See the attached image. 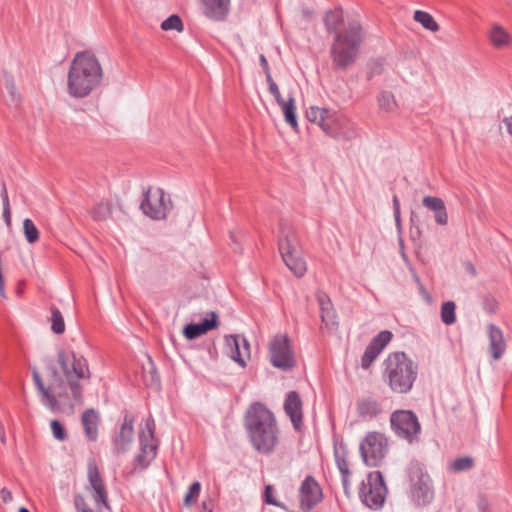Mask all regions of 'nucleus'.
Wrapping results in <instances>:
<instances>
[{
	"mask_svg": "<svg viewBox=\"0 0 512 512\" xmlns=\"http://www.w3.org/2000/svg\"><path fill=\"white\" fill-rule=\"evenodd\" d=\"M273 486L272 485H267L265 487V490H264V501L265 503L269 504V505H273V506H277V507H283V505L281 503H279L274 497H273Z\"/></svg>",
	"mask_w": 512,
	"mask_h": 512,
	"instance_id": "obj_51",
	"label": "nucleus"
},
{
	"mask_svg": "<svg viewBox=\"0 0 512 512\" xmlns=\"http://www.w3.org/2000/svg\"><path fill=\"white\" fill-rule=\"evenodd\" d=\"M50 427L52 431L53 437L58 441H65L68 438L67 431L62 423L58 420H52L50 422Z\"/></svg>",
	"mask_w": 512,
	"mask_h": 512,
	"instance_id": "obj_47",
	"label": "nucleus"
},
{
	"mask_svg": "<svg viewBox=\"0 0 512 512\" xmlns=\"http://www.w3.org/2000/svg\"><path fill=\"white\" fill-rule=\"evenodd\" d=\"M50 312L51 330L55 334H63L65 332V322L61 311L55 305H52Z\"/></svg>",
	"mask_w": 512,
	"mask_h": 512,
	"instance_id": "obj_32",
	"label": "nucleus"
},
{
	"mask_svg": "<svg viewBox=\"0 0 512 512\" xmlns=\"http://www.w3.org/2000/svg\"><path fill=\"white\" fill-rule=\"evenodd\" d=\"M144 371V383L147 387L159 390L161 387L160 376L157 372V369L149 357V366L148 368H143Z\"/></svg>",
	"mask_w": 512,
	"mask_h": 512,
	"instance_id": "obj_29",
	"label": "nucleus"
},
{
	"mask_svg": "<svg viewBox=\"0 0 512 512\" xmlns=\"http://www.w3.org/2000/svg\"><path fill=\"white\" fill-rule=\"evenodd\" d=\"M171 200H166L165 192L162 188H148L143 193V199L140 204L142 212L153 220H162L167 216L171 208Z\"/></svg>",
	"mask_w": 512,
	"mask_h": 512,
	"instance_id": "obj_12",
	"label": "nucleus"
},
{
	"mask_svg": "<svg viewBox=\"0 0 512 512\" xmlns=\"http://www.w3.org/2000/svg\"><path fill=\"white\" fill-rule=\"evenodd\" d=\"M323 115H327V109L326 108H320L317 106H311L306 111V118L308 121L312 123H316L319 125L320 121H323Z\"/></svg>",
	"mask_w": 512,
	"mask_h": 512,
	"instance_id": "obj_45",
	"label": "nucleus"
},
{
	"mask_svg": "<svg viewBox=\"0 0 512 512\" xmlns=\"http://www.w3.org/2000/svg\"><path fill=\"white\" fill-rule=\"evenodd\" d=\"M407 475L410 483L409 496L411 501L423 507L434 499L432 480L425 465L418 460H411L407 467Z\"/></svg>",
	"mask_w": 512,
	"mask_h": 512,
	"instance_id": "obj_7",
	"label": "nucleus"
},
{
	"mask_svg": "<svg viewBox=\"0 0 512 512\" xmlns=\"http://www.w3.org/2000/svg\"><path fill=\"white\" fill-rule=\"evenodd\" d=\"M103 75L102 66L92 51L77 52L68 71V94L73 98L87 97L100 86Z\"/></svg>",
	"mask_w": 512,
	"mask_h": 512,
	"instance_id": "obj_2",
	"label": "nucleus"
},
{
	"mask_svg": "<svg viewBox=\"0 0 512 512\" xmlns=\"http://www.w3.org/2000/svg\"><path fill=\"white\" fill-rule=\"evenodd\" d=\"M489 352L493 360L500 359L506 351V342L502 330L493 323L488 324Z\"/></svg>",
	"mask_w": 512,
	"mask_h": 512,
	"instance_id": "obj_20",
	"label": "nucleus"
},
{
	"mask_svg": "<svg viewBox=\"0 0 512 512\" xmlns=\"http://www.w3.org/2000/svg\"><path fill=\"white\" fill-rule=\"evenodd\" d=\"M204 15L214 21H224L229 12L230 0H200Z\"/></svg>",
	"mask_w": 512,
	"mask_h": 512,
	"instance_id": "obj_19",
	"label": "nucleus"
},
{
	"mask_svg": "<svg viewBox=\"0 0 512 512\" xmlns=\"http://www.w3.org/2000/svg\"><path fill=\"white\" fill-rule=\"evenodd\" d=\"M488 38L497 49L506 48L512 43L511 35L499 24L492 25Z\"/></svg>",
	"mask_w": 512,
	"mask_h": 512,
	"instance_id": "obj_25",
	"label": "nucleus"
},
{
	"mask_svg": "<svg viewBox=\"0 0 512 512\" xmlns=\"http://www.w3.org/2000/svg\"><path fill=\"white\" fill-rule=\"evenodd\" d=\"M213 507V500L210 497H208L202 501L200 512H212Z\"/></svg>",
	"mask_w": 512,
	"mask_h": 512,
	"instance_id": "obj_57",
	"label": "nucleus"
},
{
	"mask_svg": "<svg viewBox=\"0 0 512 512\" xmlns=\"http://www.w3.org/2000/svg\"><path fill=\"white\" fill-rule=\"evenodd\" d=\"M134 416L125 411L123 417V423L120 426V430L117 435L113 438V454L116 456L126 453L129 449L130 444L133 440L134 434Z\"/></svg>",
	"mask_w": 512,
	"mask_h": 512,
	"instance_id": "obj_15",
	"label": "nucleus"
},
{
	"mask_svg": "<svg viewBox=\"0 0 512 512\" xmlns=\"http://www.w3.org/2000/svg\"><path fill=\"white\" fill-rule=\"evenodd\" d=\"M414 280L417 283L418 288L419 289H423V284H422V282H421V280H420V278H419V276L417 274H414Z\"/></svg>",
	"mask_w": 512,
	"mask_h": 512,
	"instance_id": "obj_63",
	"label": "nucleus"
},
{
	"mask_svg": "<svg viewBox=\"0 0 512 512\" xmlns=\"http://www.w3.org/2000/svg\"><path fill=\"white\" fill-rule=\"evenodd\" d=\"M324 26L328 33H332L336 35L342 31L340 29L344 24V13L341 8H335L333 10H328L324 16Z\"/></svg>",
	"mask_w": 512,
	"mask_h": 512,
	"instance_id": "obj_24",
	"label": "nucleus"
},
{
	"mask_svg": "<svg viewBox=\"0 0 512 512\" xmlns=\"http://www.w3.org/2000/svg\"><path fill=\"white\" fill-rule=\"evenodd\" d=\"M391 429L395 435L413 444L419 441L421 424L412 410H396L390 416Z\"/></svg>",
	"mask_w": 512,
	"mask_h": 512,
	"instance_id": "obj_9",
	"label": "nucleus"
},
{
	"mask_svg": "<svg viewBox=\"0 0 512 512\" xmlns=\"http://www.w3.org/2000/svg\"><path fill=\"white\" fill-rule=\"evenodd\" d=\"M259 61H260V65L265 73V78H266V82L272 80V75H271V71H270V67H269V64H268V60L267 58L265 57L264 54H261L259 56Z\"/></svg>",
	"mask_w": 512,
	"mask_h": 512,
	"instance_id": "obj_52",
	"label": "nucleus"
},
{
	"mask_svg": "<svg viewBox=\"0 0 512 512\" xmlns=\"http://www.w3.org/2000/svg\"><path fill=\"white\" fill-rule=\"evenodd\" d=\"M380 353L381 351L379 350V348L369 343L362 355L361 367L363 369H368Z\"/></svg>",
	"mask_w": 512,
	"mask_h": 512,
	"instance_id": "obj_38",
	"label": "nucleus"
},
{
	"mask_svg": "<svg viewBox=\"0 0 512 512\" xmlns=\"http://www.w3.org/2000/svg\"><path fill=\"white\" fill-rule=\"evenodd\" d=\"M282 109V112L284 114L285 122L291 126V128L295 131L298 130V122H297V115H296V104H295V98L293 95H289L288 99L282 103V105H279Z\"/></svg>",
	"mask_w": 512,
	"mask_h": 512,
	"instance_id": "obj_27",
	"label": "nucleus"
},
{
	"mask_svg": "<svg viewBox=\"0 0 512 512\" xmlns=\"http://www.w3.org/2000/svg\"><path fill=\"white\" fill-rule=\"evenodd\" d=\"M386 494L387 487L380 471L370 472L359 488V498L362 503L375 510L383 506Z\"/></svg>",
	"mask_w": 512,
	"mask_h": 512,
	"instance_id": "obj_10",
	"label": "nucleus"
},
{
	"mask_svg": "<svg viewBox=\"0 0 512 512\" xmlns=\"http://www.w3.org/2000/svg\"><path fill=\"white\" fill-rule=\"evenodd\" d=\"M267 83H268V90H269L270 94L274 97L276 103L278 105H282V103L285 100L282 98L279 87L276 84V82L272 79V80L268 81Z\"/></svg>",
	"mask_w": 512,
	"mask_h": 512,
	"instance_id": "obj_50",
	"label": "nucleus"
},
{
	"mask_svg": "<svg viewBox=\"0 0 512 512\" xmlns=\"http://www.w3.org/2000/svg\"><path fill=\"white\" fill-rule=\"evenodd\" d=\"M349 477L350 475H341L342 485L345 492H347L349 488Z\"/></svg>",
	"mask_w": 512,
	"mask_h": 512,
	"instance_id": "obj_60",
	"label": "nucleus"
},
{
	"mask_svg": "<svg viewBox=\"0 0 512 512\" xmlns=\"http://www.w3.org/2000/svg\"><path fill=\"white\" fill-rule=\"evenodd\" d=\"M23 233L28 243L33 244L39 240V230L34 222L26 218L23 221Z\"/></svg>",
	"mask_w": 512,
	"mask_h": 512,
	"instance_id": "obj_37",
	"label": "nucleus"
},
{
	"mask_svg": "<svg viewBox=\"0 0 512 512\" xmlns=\"http://www.w3.org/2000/svg\"><path fill=\"white\" fill-rule=\"evenodd\" d=\"M377 100L379 107L386 112L392 111L395 106L394 96L390 92H382Z\"/></svg>",
	"mask_w": 512,
	"mask_h": 512,
	"instance_id": "obj_46",
	"label": "nucleus"
},
{
	"mask_svg": "<svg viewBox=\"0 0 512 512\" xmlns=\"http://www.w3.org/2000/svg\"><path fill=\"white\" fill-rule=\"evenodd\" d=\"M0 197L2 199L3 207H9L10 206L9 196H8L6 184H5V182L3 180L1 181Z\"/></svg>",
	"mask_w": 512,
	"mask_h": 512,
	"instance_id": "obj_54",
	"label": "nucleus"
},
{
	"mask_svg": "<svg viewBox=\"0 0 512 512\" xmlns=\"http://www.w3.org/2000/svg\"><path fill=\"white\" fill-rule=\"evenodd\" d=\"M382 411L379 402L371 397L362 398L357 401V412L362 418H373Z\"/></svg>",
	"mask_w": 512,
	"mask_h": 512,
	"instance_id": "obj_26",
	"label": "nucleus"
},
{
	"mask_svg": "<svg viewBox=\"0 0 512 512\" xmlns=\"http://www.w3.org/2000/svg\"><path fill=\"white\" fill-rule=\"evenodd\" d=\"M335 461L341 475H350L348 462L346 460L347 452L344 447L340 449L335 448L334 450Z\"/></svg>",
	"mask_w": 512,
	"mask_h": 512,
	"instance_id": "obj_40",
	"label": "nucleus"
},
{
	"mask_svg": "<svg viewBox=\"0 0 512 512\" xmlns=\"http://www.w3.org/2000/svg\"><path fill=\"white\" fill-rule=\"evenodd\" d=\"M465 267H466V270H467L468 272H470V273H471V274H473V275L475 274V268H474V266L472 265V263H470V262L465 263Z\"/></svg>",
	"mask_w": 512,
	"mask_h": 512,
	"instance_id": "obj_61",
	"label": "nucleus"
},
{
	"mask_svg": "<svg viewBox=\"0 0 512 512\" xmlns=\"http://www.w3.org/2000/svg\"><path fill=\"white\" fill-rule=\"evenodd\" d=\"M383 366L384 382L392 392L407 394L412 390L418 376V365L405 352L390 353Z\"/></svg>",
	"mask_w": 512,
	"mask_h": 512,
	"instance_id": "obj_4",
	"label": "nucleus"
},
{
	"mask_svg": "<svg viewBox=\"0 0 512 512\" xmlns=\"http://www.w3.org/2000/svg\"><path fill=\"white\" fill-rule=\"evenodd\" d=\"M319 126L327 135L336 136L339 130L336 113L327 109V115H323V121H320Z\"/></svg>",
	"mask_w": 512,
	"mask_h": 512,
	"instance_id": "obj_28",
	"label": "nucleus"
},
{
	"mask_svg": "<svg viewBox=\"0 0 512 512\" xmlns=\"http://www.w3.org/2000/svg\"><path fill=\"white\" fill-rule=\"evenodd\" d=\"M365 34L361 24L356 21L348 22L342 31L336 33L330 47V57L334 68L346 70L359 57Z\"/></svg>",
	"mask_w": 512,
	"mask_h": 512,
	"instance_id": "obj_3",
	"label": "nucleus"
},
{
	"mask_svg": "<svg viewBox=\"0 0 512 512\" xmlns=\"http://www.w3.org/2000/svg\"><path fill=\"white\" fill-rule=\"evenodd\" d=\"M456 305L453 301L444 302L441 306V320L446 325H452L456 321Z\"/></svg>",
	"mask_w": 512,
	"mask_h": 512,
	"instance_id": "obj_36",
	"label": "nucleus"
},
{
	"mask_svg": "<svg viewBox=\"0 0 512 512\" xmlns=\"http://www.w3.org/2000/svg\"><path fill=\"white\" fill-rule=\"evenodd\" d=\"M413 18L416 22L420 23L425 29L431 32H437L440 29L439 24L428 12L416 10Z\"/></svg>",
	"mask_w": 512,
	"mask_h": 512,
	"instance_id": "obj_31",
	"label": "nucleus"
},
{
	"mask_svg": "<svg viewBox=\"0 0 512 512\" xmlns=\"http://www.w3.org/2000/svg\"><path fill=\"white\" fill-rule=\"evenodd\" d=\"M51 371H53V375L57 378L59 381V386L63 385V380L58 376L57 370L55 367H52Z\"/></svg>",
	"mask_w": 512,
	"mask_h": 512,
	"instance_id": "obj_62",
	"label": "nucleus"
},
{
	"mask_svg": "<svg viewBox=\"0 0 512 512\" xmlns=\"http://www.w3.org/2000/svg\"><path fill=\"white\" fill-rule=\"evenodd\" d=\"M90 489L92 490V498L95 501L97 508L104 507L110 510L111 506L108 501V492L106 489V485L97 486Z\"/></svg>",
	"mask_w": 512,
	"mask_h": 512,
	"instance_id": "obj_34",
	"label": "nucleus"
},
{
	"mask_svg": "<svg viewBox=\"0 0 512 512\" xmlns=\"http://www.w3.org/2000/svg\"><path fill=\"white\" fill-rule=\"evenodd\" d=\"M244 427L252 447L269 455L279 443L280 429L274 413L261 402L252 403L244 415Z\"/></svg>",
	"mask_w": 512,
	"mask_h": 512,
	"instance_id": "obj_1",
	"label": "nucleus"
},
{
	"mask_svg": "<svg viewBox=\"0 0 512 512\" xmlns=\"http://www.w3.org/2000/svg\"><path fill=\"white\" fill-rule=\"evenodd\" d=\"M322 489L311 475L305 477L299 488L300 507L309 511L322 501Z\"/></svg>",
	"mask_w": 512,
	"mask_h": 512,
	"instance_id": "obj_14",
	"label": "nucleus"
},
{
	"mask_svg": "<svg viewBox=\"0 0 512 512\" xmlns=\"http://www.w3.org/2000/svg\"><path fill=\"white\" fill-rule=\"evenodd\" d=\"M422 204L430 211L434 212L435 222L440 226L448 223V214L444 201L436 196H425Z\"/></svg>",
	"mask_w": 512,
	"mask_h": 512,
	"instance_id": "obj_22",
	"label": "nucleus"
},
{
	"mask_svg": "<svg viewBox=\"0 0 512 512\" xmlns=\"http://www.w3.org/2000/svg\"><path fill=\"white\" fill-rule=\"evenodd\" d=\"M386 452L385 438L378 432H369L360 443V454L367 466H380Z\"/></svg>",
	"mask_w": 512,
	"mask_h": 512,
	"instance_id": "obj_13",
	"label": "nucleus"
},
{
	"mask_svg": "<svg viewBox=\"0 0 512 512\" xmlns=\"http://www.w3.org/2000/svg\"><path fill=\"white\" fill-rule=\"evenodd\" d=\"M393 212H394V218L397 224L400 223V202L397 197V195L393 196Z\"/></svg>",
	"mask_w": 512,
	"mask_h": 512,
	"instance_id": "obj_55",
	"label": "nucleus"
},
{
	"mask_svg": "<svg viewBox=\"0 0 512 512\" xmlns=\"http://www.w3.org/2000/svg\"><path fill=\"white\" fill-rule=\"evenodd\" d=\"M100 422V414L94 408L86 409L82 413L81 424L84 430V434L89 441H97Z\"/></svg>",
	"mask_w": 512,
	"mask_h": 512,
	"instance_id": "obj_21",
	"label": "nucleus"
},
{
	"mask_svg": "<svg viewBox=\"0 0 512 512\" xmlns=\"http://www.w3.org/2000/svg\"><path fill=\"white\" fill-rule=\"evenodd\" d=\"M278 248L282 260L288 269L297 277H302L306 270V262L301 257L299 241L294 228L286 221L281 220Z\"/></svg>",
	"mask_w": 512,
	"mask_h": 512,
	"instance_id": "obj_6",
	"label": "nucleus"
},
{
	"mask_svg": "<svg viewBox=\"0 0 512 512\" xmlns=\"http://www.w3.org/2000/svg\"><path fill=\"white\" fill-rule=\"evenodd\" d=\"M73 503L77 512H90L92 510L89 508L85 498L80 493L74 495Z\"/></svg>",
	"mask_w": 512,
	"mask_h": 512,
	"instance_id": "obj_49",
	"label": "nucleus"
},
{
	"mask_svg": "<svg viewBox=\"0 0 512 512\" xmlns=\"http://www.w3.org/2000/svg\"><path fill=\"white\" fill-rule=\"evenodd\" d=\"M0 497L4 503L12 501V493L6 488H2L0 491Z\"/></svg>",
	"mask_w": 512,
	"mask_h": 512,
	"instance_id": "obj_58",
	"label": "nucleus"
},
{
	"mask_svg": "<svg viewBox=\"0 0 512 512\" xmlns=\"http://www.w3.org/2000/svg\"><path fill=\"white\" fill-rule=\"evenodd\" d=\"M201 492V483L199 481L193 482L188 489L184 497V505L190 506L193 502L197 500Z\"/></svg>",
	"mask_w": 512,
	"mask_h": 512,
	"instance_id": "obj_44",
	"label": "nucleus"
},
{
	"mask_svg": "<svg viewBox=\"0 0 512 512\" xmlns=\"http://www.w3.org/2000/svg\"><path fill=\"white\" fill-rule=\"evenodd\" d=\"M210 318H204L199 323H190L184 326L183 335L188 340H194L203 334H206L219 325L218 314L214 311L209 313Z\"/></svg>",
	"mask_w": 512,
	"mask_h": 512,
	"instance_id": "obj_18",
	"label": "nucleus"
},
{
	"mask_svg": "<svg viewBox=\"0 0 512 512\" xmlns=\"http://www.w3.org/2000/svg\"><path fill=\"white\" fill-rule=\"evenodd\" d=\"M473 467H474V458L471 456H463V457L456 458L449 465V469L455 473L469 471Z\"/></svg>",
	"mask_w": 512,
	"mask_h": 512,
	"instance_id": "obj_35",
	"label": "nucleus"
},
{
	"mask_svg": "<svg viewBox=\"0 0 512 512\" xmlns=\"http://www.w3.org/2000/svg\"><path fill=\"white\" fill-rule=\"evenodd\" d=\"M2 217H3V220L6 224V226L8 227V229H11L12 220H11V207L10 206L3 207Z\"/></svg>",
	"mask_w": 512,
	"mask_h": 512,
	"instance_id": "obj_56",
	"label": "nucleus"
},
{
	"mask_svg": "<svg viewBox=\"0 0 512 512\" xmlns=\"http://www.w3.org/2000/svg\"><path fill=\"white\" fill-rule=\"evenodd\" d=\"M5 87L9 96L10 104L17 106L20 103V95L16 90L14 79L12 76L6 75Z\"/></svg>",
	"mask_w": 512,
	"mask_h": 512,
	"instance_id": "obj_41",
	"label": "nucleus"
},
{
	"mask_svg": "<svg viewBox=\"0 0 512 512\" xmlns=\"http://www.w3.org/2000/svg\"><path fill=\"white\" fill-rule=\"evenodd\" d=\"M87 478H88L89 486H87L86 489L105 485L103 477H102V475L98 469V466L94 460H90L88 462Z\"/></svg>",
	"mask_w": 512,
	"mask_h": 512,
	"instance_id": "obj_30",
	"label": "nucleus"
},
{
	"mask_svg": "<svg viewBox=\"0 0 512 512\" xmlns=\"http://www.w3.org/2000/svg\"><path fill=\"white\" fill-rule=\"evenodd\" d=\"M503 122L506 125L507 132L512 136V115L510 117L504 118Z\"/></svg>",
	"mask_w": 512,
	"mask_h": 512,
	"instance_id": "obj_59",
	"label": "nucleus"
},
{
	"mask_svg": "<svg viewBox=\"0 0 512 512\" xmlns=\"http://www.w3.org/2000/svg\"><path fill=\"white\" fill-rule=\"evenodd\" d=\"M41 402L51 412L57 413L60 411V405L57 400V396L49 391V389L40 393Z\"/></svg>",
	"mask_w": 512,
	"mask_h": 512,
	"instance_id": "obj_39",
	"label": "nucleus"
},
{
	"mask_svg": "<svg viewBox=\"0 0 512 512\" xmlns=\"http://www.w3.org/2000/svg\"><path fill=\"white\" fill-rule=\"evenodd\" d=\"M224 349L226 354L239 363L242 367L246 365L245 357L250 356V344L248 340L241 335L225 336Z\"/></svg>",
	"mask_w": 512,
	"mask_h": 512,
	"instance_id": "obj_16",
	"label": "nucleus"
},
{
	"mask_svg": "<svg viewBox=\"0 0 512 512\" xmlns=\"http://www.w3.org/2000/svg\"><path fill=\"white\" fill-rule=\"evenodd\" d=\"M317 301L320 307V317L322 323H324L327 328H334L337 325L336 312L333 308L330 298L325 293H319L317 295Z\"/></svg>",
	"mask_w": 512,
	"mask_h": 512,
	"instance_id": "obj_23",
	"label": "nucleus"
},
{
	"mask_svg": "<svg viewBox=\"0 0 512 512\" xmlns=\"http://www.w3.org/2000/svg\"><path fill=\"white\" fill-rule=\"evenodd\" d=\"M90 213H91V217L95 221L106 220L112 214V204L108 201L99 202L97 205H95L93 207V209L91 210Z\"/></svg>",
	"mask_w": 512,
	"mask_h": 512,
	"instance_id": "obj_33",
	"label": "nucleus"
},
{
	"mask_svg": "<svg viewBox=\"0 0 512 512\" xmlns=\"http://www.w3.org/2000/svg\"><path fill=\"white\" fill-rule=\"evenodd\" d=\"M268 355L272 366L291 371L296 366L291 339L287 334H276L268 343Z\"/></svg>",
	"mask_w": 512,
	"mask_h": 512,
	"instance_id": "obj_8",
	"label": "nucleus"
},
{
	"mask_svg": "<svg viewBox=\"0 0 512 512\" xmlns=\"http://www.w3.org/2000/svg\"><path fill=\"white\" fill-rule=\"evenodd\" d=\"M183 28V22L181 18L176 14L170 15L161 23V29L164 31L176 30L180 32L183 30Z\"/></svg>",
	"mask_w": 512,
	"mask_h": 512,
	"instance_id": "obj_42",
	"label": "nucleus"
},
{
	"mask_svg": "<svg viewBox=\"0 0 512 512\" xmlns=\"http://www.w3.org/2000/svg\"><path fill=\"white\" fill-rule=\"evenodd\" d=\"M483 309L489 313L494 314L498 309V301L491 294H486L482 300Z\"/></svg>",
	"mask_w": 512,
	"mask_h": 512,
	"instance_id": "obj_48",
	"label": "nucleus"
},
{
	"mask_svg": "<svg viewBox=\"0 0 512 512\" xmlns=\"http://www.w3.org/2000/svg\"><path fill=\"white\" fill-rule=\"evenodd\" d=\"M156 423L150 414L145 420V428L139 433L140 451L134 458L135 467L144 470L157 456L158 442L155 439Z\"/></svg>",
	"mask_w": 512,
	"mask_h": 512,
	"instance_id": "obj_11",
	"label": "nucleus"
},
{
	"mask_svg": "<svg viewBox=\"0 0 512 512\" xmlns=\"http://www.w3.org/2000/svg\"><path fill=\"white\" fill-rule=\"evenodd\" d=\"M58 363L63 371L74 401L83 403V388L80 380L90 379L87 360L72 350L60 349L57 354Z\"/></svg>",
	"mask_w": 512,
	"mask_h": 512,
	"instance_id": "obj_5",
	"label": "nucleus"
},
{
	"mask_svg": "<svg viewBox=\"0 0 512 512\" xmlns=\"http://www.w3.org/2000/svg\"><path fill=\"white\" fill-rule=\"evenodd\" d=\"M32 377H33L34 384H35L39 394L48 389L45 387V385L42 381V378L37 370H35V369L33 370Z\"/></svg>",
	"mask_w": 512,
	"mask_h": 512,
	"instance_id": "obj_53",
	"label": "nucleus"
},
{
	"mask_svg": "<svg viewBox=\"0 0 512 512\" xmlns=\"http://www.w3.org/2000/svg\"><path fill=\"white\" fill-rule=\"evenodd\" d=\"M414 280L417 283L418 288L419 289H423V284H422V282H421V280H420V278H419V276L417 274H414Z\"/></svg>",
	"mask_w": 512,
	"mask_h": 512,
	"instance_id": "obj_64",
	"label": "nucleus"
},
{
	"mask_svg": "<svg viewBox=\"0 0 512 512\" xmlns=\"http://www.w3.org/2000/svg\"><path fill=\"white\" fill-rule=\"evenodd\" d=\"M393 335L388 330H383L379 332L371 341L370 343L379 348L380 351H382L385 346L391 341Z\"/></svg>",
	"mask_w": 512,
	"mask_h": 512,
	"instance_id": "obj_43",
	"label": "nucleus"
},
{
	"mask_svg": "<svg viewBox=\"0 0 512 512\" xmlns=\"http://www.w3.org/2000/svg\"><path fill=\"white\" fill-rule=\"evenodd\" d=\"M303 404L297 391H289L284 401V411L290 418L293 428L301 431L303 427Z\"/></svg>",
	"mask_w": 512,
	"mask_h": 512,
	"instance_id": "obj_17",
	"label": "nucleus"
}]
</instances>
